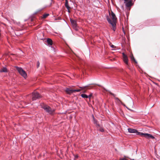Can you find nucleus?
<instances>
[{"label": "nucleus", "mask_w": 160, "mask_h": 160, "mask_svg": "<svg viewBox=\"0 0 160 160\" xmlns=\"http://www.w3.org/2000/svg\"><path fill=\"white\" fill-rule=\"evenodd\" d=\"M109 14L112 20H111L108 16L107 17V20L108 22L112 26L113 30L114 31H115L117 20L116 17L114 13L112 12L111 13L109 12Z\"/></svg>", "instance_id": "1"}, {"label": "nucleus", "mask_w": 160, "mask_h": 160, "mask_svg": "<svg viewBox=\"0 0 160 160\" xmlns=\"http://www.w3.org/2000/svg\"><path fill=\"white\" fill-rule=\"evenodd\" d=\"M16 70L18 71L19 74L24 78H26L27 77V74L25 71H24L22 68L16 67Z\"/></svg>", "instance_id": "2"}, {"label": "nucleus", "mask_w": 160, "mask_h": 160, "mask_svg": "<svg viewBox=\"0 0 160 160\" xmlns=\"http://www.w3.org/2000/svg\"><path fill=\"white\" fill-rule=\"evenodd\" d=\"M42 108L46 112L49 114H52L54 111V110H52L49 106L46 105L43 106Z\"/></svg>", "instance_id": "3"}, {"label": "nucleus", "mask_w": 160, "mask_h": 160, "mask_svg": "<svg viewBox=\"0 0 160 160\" xmlns=\"http://www.w3.org/2000/svg\"><path fill=\"white\" fill-rule=\"evenodd\" d=\"M124 3L127 8V9L129 10L130 9V7L132 5L131 0H124Z\"/></svg>", "instance_id": "4"}, {"label": "nucleus", "mask_w": 160, "mask_h": 160, "mask_svg": "<svg viewBox=\"0 0 160 160\" xmlns=\"http://www.w3.org/2000/svg\"><path fill=\"white\" fill-rule=\"evenodd\" d=\"M40 97V95L39 93L37 92H35L32 93V100H36L37 99H38Z\"/></svg>", "instance_id": "5"}, {"label": "nucleus", "mask_w": 160, "mask_h": 160, "mask_svg": "<svg viewBox=\"0 0 160 160\" xmlns=\"http://www.w3.org/2000/svg\"><path fill=\"white\" fill-rule=\"evenodd\" d=\"M143 136L144 137L148 138H152L153 139L155 138L154 137L152 136V135L148 133H144L142 132H141V136Z\"/></svg>", "instance_id": "6"}, {"label": "nucleus", "mask_w": 160, "mask_h": 160, "mask_svg": "<svg viewBox=\"0 0 160 160\" xmlns=\"http://www.w3.org/2000/svg\"><path fill=\"white\" fill-rule=\"evenodd\" d=\"M128 132L131 133H136V134L137 135H139L140 134V132L137 131L135 129L131 128H128Z\"/></svg>", "instance_id": "7"}, {"label": "nucleus", "mask_w": 160, "mask_h": 160, "mask_svg": "<svg viewBox=\"0 0 160 160\" xmlns=\"http://www.w3.org/2000/svg\"><path fill=\"white\" fill-rule=\"evenodd\" d=\"M123 59L124 62L127 65L128 64V57L124 53H122Z\"/></svg>", "instance_id": "8"}, {"label": "nucleus", "mask_w": 160, "mask_h": 160, "mask_svg": "<svg viewBox=\"0 0 160 160\" xmlns=\"http://www.w3.org/2000/svg\"><path fill=\"white\" fill-rule=\"evenodd\" d=\"M66 92L69 94H71L74 92L73 89H71L70 88H67L65 90Z\"/></svg>", "instance_id": "9"}, {"label": "nucleus", "mask_w": 160, "mask_h": 160, "mask_svg": "<svg viewBox=\"0 0 160 160\" xmlns=\"http://www.w3.org/2000/svg\"><path fill=\"white\" fill-rule=\"evenodd\" d=\"M70 21L73 26L75 28H76L77 26L76 21L72 19H70Z\"/></svg>", "instance_id": "10"}, {"label": "nucleus", "mask_w": 160, "mask_h": 160, "mask_svg": "<svg viewBox=\"0 0 160 160\" xmlns=\"http://www.w3.org/2000/svg\"><path fill=\"white\" fill-rule=\"evenodd\" d=\"M88 87V86H86L82 87H80L79 88H81V89H73L74 92H80L81 90H84V89H86V88Z\"/></svg>", "instance_id": "11"}, {"label": "nucleus", "mask_w": 160, "mask_h": 160, "mask_svg": "<svg viewBox=\"0 0 160 160\" xmlns=\"http://www.w3.org/2000/svg\"><path fill=\"white\" fill-rule=\"evenodd\" d=\"M47 42L48 44H49L50 45H52V40L50 38H48L47 40Z\"/></svg>", "instance_id": "12"}, {"label": "nucleus", "mask_w": 160, "mask_h": 160, "mask_svg": "<svg viewBox=\"0 0 160 160\" xmlns=\"http://www.w3.org/2000/svg\"><path fill=\"white\" fill-rule=\"evenodd\" d=\"M7 72V69L5 67H3L0 70V72Z\"/></svg>", "instance_id": "13"}, {"label": "nucleus", "mask_w": 160, "mask_h": 160, "mask_svg": "<svg viewBox=\"0 0 160 160\" xmlns=\"http://www.w3.org/2000/svg\"><path fill=\"white\" fill-rule=\"evenodd\" d=\"M92 117H93L94 123L95 124H96L97 126H98V127H99V124H98V123H97V121L96 120H95V118H94V117L93 115H92Z\"/></svg>", "instance_id": "14"}, {"label": "nucleus", "mask_w": 160, "mask_h": 160, "mask_svg": "<svg viewBox=\"0 0 160 160\" xmlns=\"http://www.w3.org/2000/svg\"><path fill=\"white\" fill-rule=\"evenodd\" d=\"M130 57H131V60L132 61H133L135 62V63L136 64H137V61H136V60L134 59V58L133 56L132 55H131Z\"/></svg>", "instance_id": "15"}, {"label": "nucleus", "mask_w": 160, "mask_h": 160, "mask_svg": "<svg viewBox=\"0 0 160 160\" xmlns=\"http://www.w3.org/2000/svg\"><path fill=\"white\" fill-rule=\"evenodd\" d=\"M65 6L68 9H69V8H70V7L68 6V2L67 0L66 1Z\"/></svg>", "instance_id": "16"}, {"label": "nucleus", "mask_w": 160, "mask_h": 160, "mask_svg": "<svg viewBox=\"0 0 160 160\" xmlns=\"http://www.w3.org/2000/svg\"><path fill=\"white\" fill-rule=\"evenodd\" d=\"M82 97L84 98H88L89 96H88L87 95L84 94H82L81 95Z\"/></svg>", "instance_id": "17"}, {"label": "nucleus", "mask_w": 160, "mask_h": 160, "mask_svg": "<svg viewBox=\"0 0 160 160\" xmlns=\"http://www.w3.org/2000/svg\"><path fill=\"white\" fill-rule=\"evenodd\" d=\"M48 15L49 14H44L43 16V18H47Z\"/></svg>", "instance_id": "18"}, {"label": "nucleus", "mask_w": 160, "mask_h": 160, "mask_svg": "<svg viewBox=\"0 0 160 160\" xmlns=\"http://www.w3.org/2000/svg\"><path fill=\"white\" fill-rule=\"evenodd\" d=\"M99 131L101 132H104V129L103 128H101L99 129Z\"/></svg>", "instance_id": "19"}, {"label": "nucleus", "mask_w": 160, "mask_h": 160, "mask_svg": "<svg viewBox=\"0 0 160 160\" xmlns=\"http://www.w3.org/2000/svg\"><path fill=\"white\" fill-rule=\"evenodd\" d=\"M39 65H40V63L39 61H38L37 62V68H38L39 67Z\"/></svg>", "instance_id": "20"}, {"label": "nucleus", "mask_w": 160, "mask_h": 160, "mask_svg": "<svg viewBox=\"0 0 160 160\" xmlns=\"http://www.w3.org/2000/svg\"><path fill=\"white\" fill-rule=\"evenodd\" d=\"M115 98L117 102H120V100L118 98L115 97Z\"/></svg>", "instance_id": "21"}, {"label": "nucleus", "mask_w": 160, "mask_h": 160, "mask_svg": "<svg viewBox=\"0 0 160 160\" xmlns=\"http://www.w3.org/2000/svg\"><path fill=\"white\" fill-rule=\"evenodd\" d=\"M109 93H110V94L113 95L114 97H115V95L112 92H111L110 91H109Z\"/></svg>", "instance_id": "22"}, {"label": "nucleus", "mask_w": 160, "mask_h": 160, "mask_svg": "<svg viewBox=\"0 0 160 160\" xmlns=\"http://www.w3.org/2000/svg\"><path fill=\"white\" fill-rule=\"evenodd\" d=\"M111 47L112 48H115V46H114V45H112L111 46Z\"/></svg>", "instance_id": "23"}, {"label": "nucleus", "mask_w": 160, "mask_h": 160, "mask_svg": "<svg viewBox=\"0 0 160 160\" xmlns=\"http://www.w3.org/2000/svg\"><path fill=\"white\" fill-rule=\"evenodd\" d=\"M92 95L91 94H90V95H89V96H89L88 98H91Z\"/></svg>", "instance_id": "24"}, {"label": "nucleus", "mask_w": 160, "mask_h": 160, "mask_svg": "<svg viewBox=\"0 0 160 160\" xmlns=\"http://www.w3.org/2000/svg\"><path fill=\"white\" fill-rule=\"evenodd\" d=\"M78 156L77 155H76L75 156V158H78Z\"/></svg>", "instance_id": "25"}, {"label": "nucleus", "mask_w": 160, "mask_h": 160, "mask_svg": "<svg viewBox=\"0 0 160 160\" xmlns=\"http://www.w3.org/2000/svg\"><path fill=\"white\" fill-rule=\"evenodd\" d=\"M120 160H125V159H121Z\"/></svg>", "instance_id": "26"}, {"label": "nucleus", "mask_w": 160, "mask_h": 160, "mask_svg": "<svg viewBox=\"0 0 160 160\" xmlns=\"http://www.w3.org/2000/svg\"><path fill=\"white\" fill-rule=\"evenodd\" d=\"M86 92V91H84L83 92Z\"/></svg>", "instance_id": "27"}]
</instances>
